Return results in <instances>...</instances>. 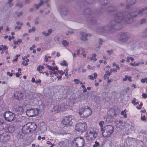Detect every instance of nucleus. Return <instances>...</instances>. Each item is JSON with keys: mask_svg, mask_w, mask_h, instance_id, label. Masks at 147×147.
I'll return each mask as SVG.
<instances>
[{"mask_svg": "<svg viewBox=\"0 0 147 147\" xmlns=\"http://www.w3.org/2000/svg\"><path fill=\"white\" fill-rule=\"evenodd\" d=\"M108 13L112 16L114 20L110 23V26L108 25L101 26L97 28L96 30V33L104 36L108 35L109 33L112 32V29L115 30H121L122 27L121 23L124 20V13L121 11L116 13L117 8L114 5H111L108 7Z\"/></svg>", "mask_w": 147, "mask_h": 147, "instance_id": "f257e3e1", "label": "nucleus"}, {"mask_svg": "<svg viewBox=\"0 0 147 147\" xmlns=\"http://www.w3.org/2000/svg\"><path fill=\"white\" fill-rule=\"evenodd\" d=\"M136 7H133L130 8L129 11H125L124 14V21L128 24H131L133 22L134 14L137 11Z\"/></svg>", "mask_w": 147, "mask_h": 147, "instance_id": "f03ea898", "label": "nucleus"}, {"mask_svg": "<svg viewBox=\"0 0 147 147\" xmlns=\"http://www.w3.org/2000/svg\"><path fill=\"white\" fill-rule=\"evenodd\" d=\"M92 110L88 107L86 106L84 108L81 107L79 110V113L80 116L86 118L90 115Z\"/></svg>", "mask_w": 147, "mask_h": 147, "instance_id": "7ed1b4c3", "label": "nucleus"}, {"mask_svg": "<svg viewBox=\"0 0 147 147\" xmlns=\"http://www.w3.org/2000/svg\"><path fill=\"white\" fill-rule=\"evenodd\" d=\"M114 131V128L111 125H108L104 127L103 131H102V135L104 137L108 138Z\"/></svg>", "mask_w": 147, "mask_h": 147, "instance_id": "20e7f679", "label": "nucleus"}, {"mask_svg": "<svg viewBox=\"0 0 147 147\" xmlns=\"http://www.w3.org/2000/svg\"><path fill=\"white\" fill-rule=\"evenodd\" d=\"M109 0H100V4H101V9L99 10H102V7L103 5H108L107 3H109ZM94 0H79L78 1V4L79 5H85L86 3H92Z\"/></svg>", "mask_w": 147, "mask_h": 147, "instance_id": "39448f33", "label": "nucleus"}, {"mask_svg": "<svg viewBox=\"0 0 147 147\" xmlns=\"http://www.w3.org/2000/svg\"><path fill=\"white\" fill-rule=\"evenodd\" d=\"M124 4L123 3H121L119 4L117 6L115 5H104L102 7V10H97L96 11L98 15H100L105 11H107V12L108 13V9H108L107 8L108 7L110 6L111 5H114L117 7V10L116 12V13H117L118 12H117V10L119 9V7H120L124 6Z\"/></svg>", "mask_w": 147, "mask_h": 147, "instance_id": "423d86ee", "label": "nucleus"}, {"mask_svg": "<svg viewBox=\"0 0 147 147\" xmlns=\"http://www.w3.org/2000/svg\"><path fill=\"white\" fill-rule=\"evenodd\" d=\"M85 140L82 137H77L74 138L72 141L73 145H75V147H83L84 146Z\"/></svg>", "mask_w": 147, "mask_h": 147, "instance_id": "0eeeda50", "label": "nucleus"}, {"mask_svg": "<svg viewBox=\"0 0 147 147\" xmlns=\"http://www.w3.org/2000/svg\"><path fill=\"white\" fill-rule=\"evenodd\" d=\"M75 128L76 131L82 133L86 131L87 125L86 123H79L76 124Z\"/></svg>", "mask_w": 147, "mask_h": 147, "instance_id": "6e6552de", "label": "nucleus"}, {"mask_svg": "<svg viewBox=\"0 0 147 147\" xmlns=\"http://www.w3.org/2000/svg\"><path fill=\"white\" fill-rule=\"evenodd\" d=\"M74 120V117L73 116L70 115L66 116L64 117L62 123L66 126H69L72 125Z\"/></svg>", "mask_w": 147, "mask_h": 147, "instance_id": "1a4fd4ad", "label": "nucleus"}, {"mask_svg": "<svg viewBox=\"0 0 147 147\" xmlns=\"http://www.w3.org/2000/svg\"><path fill=\"white\" fill-rule=\"evenodd\" d=\"M3 115L5 119L8 121H13L16 118L15 114L10 111H5Z\"/></svg>", "mask_w": 147, "mask_h": 147, "instance_id": "9d476101", "label": "nucleus"}, {"mask_svg": "<svg viewBox=\"0 0 147 147\" xmlns=\"http://www.w3.org/2000/svg\"><path fill=\"white\" fill-rule=\"evenodd\" d=\"M39 110L37 108H29L26 111V114L28 117H32L39 113Z\"/></svg>", "mask_w": 147, "mask_h": 147, "instance_id": "9b49d317", "label": "nucleus"}, {"mask_svg": "<svg viewBox=\"0 0 147 147\" xmlns=\"http://www.w3.org/2000/svg\"><path fill=\"white\" fill-rule=\"evenodd\" d=\"M130 37L129 34L127 32H123L121 33L118 36V39L119 41L125 42L127 41Z\"/></svg>", "mask_w": 147, "mask_h": 147, "instance_id": "f8f14e48", "label": "nucleus"}, {"mask_svg": "<svg viewBox=\"0 0 147 147\" xmlns=\"http://www.w3.org/2000/svg\"><path fill=\"white\" fill-rule=\"evenodd\" d=\"M89 132L88 133V134L87 136L88 138H90V140L91 141L95 138H96L98 135L96 132L94 131L92 128L90 129L89 131H88Z\"/></svg>", "mask_w": 147, "mask_h": 147, "instance_id": "ddd939ff", "label": "nucleus"}, {"mask_svg": "<svg viewBox=\"0 0 147 147\" xmlns=\"http://www.w3.org/2000/svg\"><path fill=\"white\" fill-rule=\"evenodd\" d=\"M10 138L9 133L8 132H5L0 135V140L2 142L8 141Z\"/></svg>", "mask_w": 147, "mask_h": 147, "instance_id": "4468645a", "label": "nucleus"}, {"mask_svg": "<svg viewBox=\"0 0 147 147\" xmlns=\"http://www.w3.org/2000/svg\"><path fill=\"white\" fill-rule=\"evenodd\" d=\"M23 108L20 106H16L13 109L14 113L18 115L22 114L23 113Z\"/></svg>", "mask_w": 147, "mask_h": 147, "instance_id": "2eb2a0df", "label": "nucleus"}, {"mask_svg": "<svg viewBox=\"0 0 147 147\" xmlns=\"http://www.w3.org/2000/svg\"><path fill=\"white\" fill-rule=\"evenodd\" d=\"M60 11L62 16H65L68 13V10L65 6H62L60 8Z\"/></svg>", "mask_w": 147, "mask_h": 147, "instance_id": "dca6fc26", "label": "nucleus"}, {"mask_svg": "<svg viewBox=\"0 0 147 147\" xmlns=\"http://www.w3.org/2000/svg\"><path fill=\"white\" fill-rule=\"evenodd\" d=\"M145 8H141L139 9L138 10V11L137 13L135 14L134 15V17H136L138 15L140 16L144 15L145 13Z\"/></svg>", "mask_w": 147, "mask_h": 147, "instance_id": "f3484780", "label": "nucleus"}, {"mask_svg": "<svg viewBox=\"0 0 147 147\" xmlns=\"http://www.w3.org/2000/svg\"><path fill=\"white\" fill-rule=\"evenodd\" d=\"M48 1L49 0H46L45 1H44L43 0H40V3L38 5L37 4H35L33 5V7L36 9H39V7L42 5L44 3H47Z\"/></svg>", "mask_w": 147, "mask_h": 147, "instance_id": "a211bd4d", "label": "nucleus"}, {"mask_svg": "<svg viewBox=\"0 0 147 147\" xmlns=\"http://www.w3.org/2000/svg\"><path fill=\"white\" fill-rule=\"evenodd\" d=\"M93 14V12L91 9L90 8H88L85 9L84 12V14L86 16H90Z\"/></svg>", "mask_w": 147, "mask_h": 147, "instance_id": "6ab92c4d", "label": "nucleus"}, {"mask_svg": "<svg viewBox=\"0 0 147 147\" xmlns=\"http://www.w3.org/2000/svg\"><path fill=\"white\" fill-rule=\"evenodd\" d=\"M23 95L22 92L19 91H16L15 92L14 94V96L16 98V99L19 100V99L23 97Z\"/></svg>", "mask_w": 147, "mask_h": 147, "instance_id": "aec40b11", "label": "nucleus"}, {"mask_svg": "<svg viewBox=\"0 0 147 147\" xmlns=\"http://www.w3.org/2000/svg\"><path fill=\"white\" fill-rule=\"evenodd\" d=\"M30 129L29 127L25 126L22 128V132L24 134H26L30 132Z\"/></svg>", "mask_w": 147, "mask_h": 147, "instance_id": "412c9836", "label": "nucleus"}, {"mask_svg": "<svg viewBox=\"0 0 147 147\" xmlns=\"http://www.w3.org/2000/svg\"><path fill=\"white\" fill-rule=\"evenodd\" d=\"M81 35L82 36L81 38V39L82 40L84 41L87 40L88 38L87 36H88V34L85 33L84 32H81Z\"/></svg>", "mask_w": 147, "mask_h": 147, "instance_id": "4be33fe9", "label": "nucleus"}, {"mask_svg": "<svg viewBox=\"0 0 147 147\" xmlns=\"http://www.w3.org/2000/svg\"><path fill=\"white\" fill-rule=\"evenodd\" d=\"M96 20L95 18H91L88 21V23L90 25H93L96 24Z\"/></svg>", "mask_w": 147, "mask_h": 147, "instance_id": "5701e85b", "label": "nucleus"}, {"mask_svg": "<svg viewBox=\"0 0 147 147\" xmlns=\"http://www.w3.org/2000/svg\"><path fill=\"white\" fill-rule=\"evenodd\" d=\"M54 111L56 112H58L60 111H63V109L61 108V107L59 105H56L54 106L53 108Z\"/></svg>", "mask_w": 147, "mask_h": 147, "instance_id": "b1692460", "label": "nucleus"}, {"mask_svg": "<svg viewBox=\"0 0 147 147\" xmlns=\"http://www.w3.org/2000/svg\"><path fill=\"white\" fill-rule=\"evenodd\" d=\"M13 0H8L6 3V6L7 8H9L12 7L13 6L12 1Z\"/></svg>", "mask_w": 147, "mask_h": 147, "instance_id": "393cba45", "label": "nucleus"}, {"mask_svg": "<svg viewBox=\"0 0 147 147\" xmlns=\"http://www.w3.org/2000/svg\"><path fill=\"white\" fill-rule=\"evenodd\" d=\"M126 3L131 5H134L136 3V0H126Z\"/></svg>", "mask_w": 147, "mask_h": 147, "instance_id": "a878e982", "label": "nucleus"}, {"mask_svg": "<svg viewBox=\"0 0 147 147\" xmlns=\"http://www.w3.org/2000/svg\"><path fill=\"white\" fill-rule=\"evenodd\" d=\"M29 127L30 129L33 130H35L37 126L36 123H32L31 124V125L29 126Z\"/></svg>", "mask_w": 147, "mask_h": 147, "instance_id": "bb28decb", "label": "nucleus"}, {"mask_svg": "<svg viewBox=\"0 0 147 147\" xmlns=\"http://www.w3.org/2000/svg\"><path fill=\"white\" fill-rule=\"evenodd\" d=\"M17 2L16 3L15 5V6L16 7H18L19 8H22L23 6V5L22 4V2L19 3V0H17Z\"/></svg>", "mask_w": 147, "mask_h": 147, "instance_id": "cd10ccee", "label": "nucleus"}, {"mask_svg": "<svg viewBox=\"0 0 147 147\" xmlns=\"http://www.w3.org/2000/svg\"><path fill=\"white\" fill-rule=\"evenodd\" d=\"M125 78H123V81H125L127 79L130 82H131L132 81L131 77L128 76H125Z\"/></svg>", "mask_w": 147, "mask_h": 147, "instance_id": "c85d7f7f", "label": "nucleus"}, {"mask_svg": "<svg viewBox=\"0 0 147 147\" xmlns=\"http://www.w3.org/2000/svg\"><path fill=\"white\" fill-rule=\"evenodd\" d=\"M109 114L111 117H113L116 115V114L113 110H110L109 111Z\"/></svg>", "mask_w": 147, "mask_h": 147, "instance_id": "c756f323", "label": "nucleus"}, {"mask_svg": "<svg viewBox=\"0 0 147 147\" xmlns=\"http://www.w3.org/2000/svg\"><path fill=\"white\" fill-rule=\"evenodd\" d=\"M96 55L95 54H93L92 55V57H90V60H93L94 61H96L97 59L96 58Z\"/></svg>", "mask_w": 147, "mask_h": 147, "instance_id": "7c9ffc66", "label": "nucleus"}, {"mask_svg": "<svg viewBox=\"0 0 147 147\" xmlns=\"http://www.w3.org/2000/svg\"><path fill=\"white\" fill-rule=\"evenodd\" d=\"M15 129V128L13 127H9L8 128V131L11 133H12L14 132Z\"/></svg>", "mask_w": 147, "mask_h": 147, "instance_id": "2f4dec72", "label": "nucleus"}, {"mask_svg": "<svg viewBox=\"0 0 147 147\" xmlns=\"http://www.w3.org/2000/svg\"><path fill=\"white\" fill-rule=\"evenodd\" d=\"M104 124V121H101L99 123V125L100 126L101 128L100 130L101 131H103L104 128H103L102 127H103V125Z\"/></svg>", "mask_w": 147, "mask_h": 147, "instance_id": "473e14b6", "label": "nucleus"}, {"mask_svg": "<svg viewBox=\"0 0 147 147\" xmlns=\"http://www.w3.org/2000/svg\"><path fill=\"white\" fill-rule=\"evenodd\" d=\"M105 42V41L102 38H100L99 39L98 43L99 45H102L103 43Z\"/></svg>", "mask_w": 147, "mask_h": 147, "instance_id": "72a5a7b5", "label": "nucleus"}, {"mask_svg": "<svg viewBox=\"0 0 147 147\" xmlns=\"http://www.w3.org/2000/svg\"><path fill=\"white\" fill-rule=\"evenodd\" d=\"M23 12L22 11L19 12H17L15 13V14L17 15V17L18 18L20 17L21 16H22L23 14Z\"/></svg>", "mask_w": 147, "mask_h": 147, "instance_id": "f704fd0d", "label": "nucleus"}, {"mask_svg": "<svg viewBox=\"0 0 147 147\" xmlns=\"http://www.w3.org/2000/svg\"><path fill=\"white\" fill-rule=\"evenodd\" d=\"M62 45L64 46H67L69 44L68 42L66 40H63L62 41Z\"/></svg>", "mask_w": 147, "mask_h": 147, "instance_id": "c9c22d12", "label": "nucleus"}, {"mask_svg": "<svg viewBox=\"0 0 147 147\" xmlns=\"http://www.w3.org/2000/svg\"><path fill=\"white\" fill-rule=\"evenodd\" d=\"M100 145L99 142L96 141L94 142V144L93 145V147H98Z\"/></svg>", "mask_w": 147, "mask_h": 147, "instance_id": "e433bc0d", "label": "nucleus"}, {"mask_svg": "<svg viewBox=\"0 0 147 147\" xmlns=\"http://www.w3.org/2000/svg\"><path fill=\"white\" fill-rule=\"evenodd\" d=\"M60 64L61 65L65 66H67L68 65V64L66 63V61L65 60L63 61V62L60 63Z\"/></svg>", "mask_w": 147, "mask_h": 147, "instance_id": "4c0bfd02", "label": "nucleus"}, {"mask_svg": "<svg viewBox=\"0 0 147 147\" xmlns=\"http://www.w3.org/2000/svg\"><path fill=\"white\" fill-rule=\"evenodd\" d=\"M1 47H2L3 50H6L8 49V47L5 45H2Z\"/></svg>", "mask_w": 147, "mask_h": 147, "instance_id": "58836bf2", "label": "nucleus"}, {"mask_svg": "<svg viewBox=\"0 0 147 147\" xmlns=\"http://www.w3.org/2000/svg\"><path fill=\"white\" fill-rule=\"evenodd\" d=\"M141 82L142 83H144L146 82L147 83V78H146L144 79H142L141 80Z\"/></svg>", "mask_w": 147, "mask_h": 147, "instance_id": "ea45409f", "label": "nucleus"}, {"mask_svg": "<svg viewBox=\"0 0 147 147\" xmlns=\"http://www.w3.org/2000/svg\"><path fill=\"white\" fill-rule=\"evenodd\" d=\"M116 124L117 125H119V126L121 125L122 123V121L121 120L117 121H116Z\"/></svg>", "mask_w": 147, "mask_h": 147, "instance_id": "a19ab883", "label": "nucleus"}, {"mask_svg": "<svg viewBox=\"0 0 147 147\" xmlns=\"http://www.w3.org/2000/svg\"><path fill=\"white\" fill-rule=\"evenodd\" d=\"M42 33L43 35H45L46 36H47L49 35V33H46L45 31L42 32Z\"/></svg>", "mask_w": 147, "mask_h": 147, "instance_id": "79ce46f5", "label": "nucleus"}, {"mask_svg": "<svg viewBox=\"0 0 147 147\" xmlns=\"http://www.w3.org/2000/svg\"><path fill=\"white\" fill-rule=\"evenodd\" d=\"M113 52V50L112 49H111V50H108L107 51V52L109 53V55H111Z\"/></svg>", "mask_w": 147, "mask_h": 147, "instance_id": "37998d69", "label": "nucleus"}, {"mask_svg": "<svg viewBox=\"0 0 147 147\" xmlns=\"http://www.w3.org/2000/svg\"><path fill=\"white\" fill-rule=\"evenodd\" d=\"M146 21V20L145 19H143L142 20H141L140 21V24H142L145 23Z\"/></svg>", "mask_w": 147, "mask_h": 147, "instance_id": "c03bdc74", "label": "nucleus"}, {"mask_svg": "<svg viewBox=\"0 0 147 147\" xmlns=\"http://www.w3.org/2000/svg\"><path fill=\"white\" fill-rule=\"evenodd\" d=\"M46 67H48L49 69L50 70H52L53 69V67L49 66L48 65H46Z\"/></svg>", "mask_w": 147, "mask_h": 147, "instance_id": "a18cd8bd", "label": "nucleus"}, {"mask_svg": "<svg viewBox=\"0 0 147 147\" xmlns=\"http://www.w3.org/2000/svg\"><path fill=\"white\" fill-rule=\"evenodd\" d=\"M142 105H143L142 103V102H141V103H140L139 106V107H137V108L138 109H141V108H142Z\"/></svg>", "mask_w": 147, "mask_h": 147, "instance_id": "49530a36", "label": "nucleus"}, {"mask_svg": "<svg viewBox=\"0 0 147 147\" xmlns=\"http://www.w3.org/2000/svg\"><path fill=\"white\" fill-rule=\"evenodd\" d=\"M69 33H71L72 34L74 33V32L71 29H69L67 31Z\"/></svg>", "mask_w": 147, "mask_h": 147, "instance_id": "de8ad7c7", "label": "nucleus"}, {"mask_svg": "<svg viewBox=\"0 0 147 147\" xmlns=\"http://www.w3.org/2000/svg\"><path fill=\"white\" fill-rule=\"evenodd\" d=\"M16 24L18 25H20L21 26H22L23 25V23L22 22H20L19 21L17 22Z\"/></svg>", "mask_w": 147, "mask_h": 147, "instance_id": "09e8293b", "label": "nucleus"}, {"mask_svg": "<svg viewBox=\"0 0 147 147\" xmlns=\"http://www.w3.org/2000/svg\"><path fill=\"white\" fill-rule=\"evenodd\" d=\"M142 96L143 98H147V94H142Z\"/></svg>", "mask_w": 147, "mask_h": 147, "instance_id": "8fccbe9b", "label": "nucleus"}, {"mask_svg": "<svg viewBox=\"0 0 147 147\" xmlns=\"http://www.w3.org/2000/svg\"><path fill=\"white\" fill-rule=\"evenodd\" d=\"M141 119L142 121H145L146 120L145 119V116L144 115L143 117H141Z\"/></svg>", "mask_w": 147, "mask_h": 147, "instance_id": "3c124183", "label": "nucleus"}, {"mask_svg": "<svg viewBox=\"0 0 147 147\" xmlns=\"http://www.w3.org/2000/svg\"><path fill=\"white\" fill-rule=\"evenodd\" d=\"M131 5H130L129 4H127L126 5V7L127 9H129L130 8V6Z\"/></svg>", "mask_w": 147, "mask_h": 147, "instance_id": "603ef678", "label": "nucleus"}, {"mask_svg": "<svg viewBox=\"0 0 147 147\" xmlns=\"http://www.w3.org/2000/svg\"><path fill=\"white\" fill-rule=\"evenodd\" d=\"M143 36L146 37L147 36V30L145 31V32L144 33Z\"/></svg>", "mask_w": 147, "mask_h": 147, "instance_id": "864d4df0", "label": "nucleus"}, {"mask_svg": "<svg viewBox=\"0 0 147 147\" xmlns=\"http://www.w3.org/2000/svg\"><path fill=\"white\" fill-rule=\"evenodd\" d=\"M7 75H9L10 77L12 76L13 75V74L12 73H10V72L8 71L7 72Z\"/></svg>", "mask_w": 147, "mask_h": 147, "instance_id": "5fc2aeb1", "label": "nucleus"}, {"mask_svg": "<svg viewBox=\"0 0 147 147\" xmlns=\"http://www.w3.org/2000/svg\"><path fill=\"white\" fill-rule=\"evenodd\" d=\"M20 74H19V73L17 72L16 73V76L17 78H18L19 77L20 75H21V72H20Z\"/></svg>", "mask_w": 147, "mask_h": 147, "instance_id": "6e6d98bb", "label": "nucleus"}, {"mask_svg": "<svg viewBox=\"0 0 147 147\" xmlns=\"http://www.w3.org/2000/svg\"><path fill=\"white\" fill-rule=\"evenodd\" d=\"M24 2L25 4H28L30 3V1L29 0H25Z\"/></svg>", "mask_w": 147, "mask_h": 147, "instance_id": "4d7b16f0", "label": "nucleus"}, {"mask_svg": "<svg viewBox=\"0 0 147 147\" xmlns=\"http://www.w3.org/2000/svg\"><path fill=\"white\" fill-rule=\"evenodd\" d=\"M106 120L107 122L109 123L111 122V121L110 120V119L108 117L107 118H106V120Z\"/></svg>", "mask_w": 147, "mask_h": 147, "instance_id": "13d9d810", "label": "nucleus"}, {"mask_svg": "<svg viewBox=\"0 0 147 147\" xmlns=\"http://www.w3.org/2000/svg\"><path fill=\"white\" fill-rule=\"evenodd\" d=\"M14 38H15L14 36H12V37L9 36L8 39L9 40H11V39H14Z\"/></svg>", "mask_w": 147, "mask_h": 147, "instance_id": "bf43d9fd", "label": "nucleus"}, {"mask_svg": "<svg viewBox=\"0 0 147 147\" xmlns=\"http://www.w3.org/2000/svg\"><path fill=\"white\" fill-rule=\"evenodd\" d=\"M93 74L94 75V79H96L97 78V74L96 73H94Z\"/></svg>", "mask_w": 147, "mask_h": 147, "instance_id": "052dcab7", "label": "nucleus"}, {"mask_svg": "<svg viewBox=\"0 0 147 147\" xmlns=\"http://www.w3.org/2000/svg\"><path fill=\"white\" fill-rule=\"evenodd\" d=\"M136 99L135 98H134V99L132 100L131 102L134 105V104L136 102Z\"/></svg>", "mask_w": 147, "mask_h": 147, "instance_id": "680f3d73", "label": "nucleus"}, {"mask_svg": "<svg viewBox=\"0 0 147 147\" xmlns=\"http://www.w3.org/2000/svg\"><path fill=\"white\" fill-rule=\"evenodd\" d=\"M35 47V45H32V47H31L30 48V49L31 50H32L33 49V48H34Z\"/></svg>", "mask_w": 147, "mask_h": 147, "instance_id": "e2e57ef3", "label": "nucleus"}, {"mask_svg": "<svg viewBox=\"0 0 147 147\" xmlns=\"http://www.w3.org/2000/svg\"><path fill=\"white\" fill-rule=\"evenodd\" d=\"M32 30L33 32H34L36 30V28L34 26H33L32 28Z\"/></svg>", "mask_w": 147, "mask_h": 147, "instance_id": "0e129e2a", "label": "nucleus"}, {"mask_svg": "<svg viewBox=\"0 0 147 147\" xmlns=\"http://www.w3.org/2000/svg\"><path fill=\"white\" fill-rule=\"evenodd\" d=\"M58 73L61 75H63L64 74V72H63V71L62 70L59 71H58Z\"/></svg>", "mask_w": 147, "mask_h": 147, "instance_id": "69168bd1", "label": "nucleus"}, {"mask_svg": "<svg viewBox=\"0 0 147 147\" xmlns=\"http://www.w3.org/2000/svg\"><path fill=\"white\" fill-rule=\"evenodd\" d=\"M41 82V80L40 79H38L37 81H36L35 82V83L36 84L38 83H40Z\"/></svg>", "mask_w": 147, "mask_h": 147, "instance_id": "338daca9", "label": "nucleus"}, {"mask_svg": "<svg viewBox=\"0 0 147 147\" xmlns=\"http://www.w3.org/2000/svg\"><path fill=\"white\" fill-rule=\"evenodd\" d=\"M48 58L47 57L46 55L45 56V60L46 62H47L48 61Z\"/></svg>", "mask_w": 147, "mask_h": 147, "instance_id": "774afa93", "label": "nucleus"}]
</instances>
